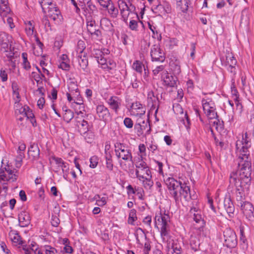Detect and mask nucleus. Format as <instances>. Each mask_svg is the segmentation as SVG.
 Instances as JSON below:
<instances>
[{
  "label": "nucleus",
  "instance_id": "1",
  "mask_svg": "<svg viewBox=\"0 0 254 254\" xmlns=\"http://www.w3.org/2000/svg\"><path fill=\"white\" fill-rule=\"evenodd\" d=\"M164 182L169 190L170 195L175 200L176 204H179L182 197L187 201L193 199L190 193V188L186 183L175 180L174 178L168 177L164 179Z\"/></svg>",
  "mask_w": 254,
  "mask_h": 254
},
{
  "label": "nucleus",
  "instance_id": "2",
  "mask_svg": "<svg viewBox=\"0 0 254 254\" xmlns=\"http://www.w3.org/2000/svg\"><path fill=\"white\" fill-rule=\"evenodd\" d=\"M240 162L238 163L239 170L235 173H237V179L241 180V184H245L248 187L249 184H251V172L252 163L251 157H247L245 159L239 158Z\"/></svg>",
  "mask_w": 254,
  "mask_h": 254
},
{
  "label": "nucleus",
  "instance_id": "3",
  "mask_svg": "<svg viewBox=\"0 0 254 254\" xmlns=\"http://www.w3.org/2000/svg\"><path fill=\"white\" fill-rule=\"evenodd\" d=\"M237 173L232 172L230 175V183L234 184L236 187V199L237 202V205L240 206L243 202L247 201L246 196L244 194L245 190L248 191L251 184H249L248 187L245 186V184H241V180L237 179Z\"/></svg>",
  "mask_w": 254,
  "mask_h": 254
},
{
  "label": "nucleus",
  "instance_id": "4",
  "mask_svg": "<svg viewBox=\"0 0 254 254\" xmlns=\"http://www.w3.org/2000/svg\"><path fill=\"white\" fill-rule=\"evenodd\" d=\"M115 152L118 159L133 163L131 147L127 144L120 141L114 143Z\"/></svg>",
  "mask_w": 254,
  "mask_h": 254
},
{
  "label": "nucleus",
  "instance_id": "5",
  "mask_svg": "<svg viewBox=\"0 0 254 254\" xmlns=\"http://www.w3.org/2000/svg\"><path fill=\"white\" fill-rule=\"evenodd\" d=\"M221 64L231 74L232 77L234 78L237 74L236 65L237 61L232 53L227 52L225 57L220 58Z\"/></svg>",
  "mask_w": 254,
  "mask_h": 254
},
{
  "label": "nucleus",
  "instance_id": "6",
  "mask_svg": "<svg viewBox=\"0 0 254 254\" xmlns=\"http://www.w3.org/2000/svg\"><path fill=\"white\" fill-rule=\"evenodd\" d=\"M134 129L138 137H146L151 132V128L149 119L146 121L142 119H138L134 126Z\"/></svg>",
  "mask_w": 254,
  "mask_h": 254
},
{
  "label": "nucleus",
  "instance_id": "7",
  "mask_svg": "<svg viewBox=\"0 0 254 254\" xmlns=\"http://www.w3.org/2000/svg\"><path fill=\"white\" fill-rule=\"evenodd\" d=\"M223 234L224 246L230 249L236 248L238 245V239L234 230L227 227L223 230Z\"/></svg>",
  "mask_w": 254,
  "mask_h": 254
},
{
  "label": "nucleus",
  "instance_id": "8",
  "mask_svg": "<svg viewBox=\"0 0 254 254\" xmlns=\"http://www.w3.org/2000/svg\"><path fill=\"white\" fill-rule=\"evenodd\" d=\"M150 56L152 62L163 63L166 59L165 54L159 45H153L150 50Z\"/></svg>",
  "mask_w": 254,
  "mask_h": 254
},
{
  "label": "nucleus",
  "instance_id": "9",
  "mask_svg": "<svg viewBox=\"0 0 254 254\" xmlns=\"http://www.w3.org/2000/svg\"><path fill=\"white\" fill-rule=\"evenodd\" d=\"M238 206L246 219L250 221H254V207L252 203L247 201Z\"/></svg>",
  "mask_w": 254,
  "mask_h": 254
},
{
  "label": "nucleus",
  "instance_id": "10",
  "mask_svg": "<svg viewBox=\"0 0 254 254\" xmlns=\"http://www.w3.org/2000/svg\"><path fill=\"white\" fill-rule=\"evenodd\" d=\"M96 110L100 120L106 123H109L112 120V116L109 109L103 104L98 105L96 106Z\"/></svg>",
  "mask_w": 254,
  "mask_h": 254
},
{
  "label": "nucleus",
  "instance_id": "11",
  "mask_svg": "<svg viewBox=\"0 0 254 254\" xmlns=\"http://www.w3.org/2000/svg\"><path fill=\"white\" fill-rule=\"evenodd\" d=\"M86 18L94 17L97 15L98 10L96 6L91 0L81 8Z\"/></svg>",
  "mask_w": 254,
  "mask_h": 254
},
{
  "label": "nucleus",
  "instance_id": "12",
  "mask_svg": "<svg viewBox=\"0 0 254 254\" xmlns=\"http://www.w3.org/2000/svg\"><path fill=\"white\" fill-rule=\"evenodd\" d=\"M11 38V37L5 32H0V45L1 50H3L4 52H8L9 45L11 48V45L10 44Z\"/></svg>",
  "mask_w": 254,
  "mask_h": 254
},
{
  "label": "nucleus",
  "instance_id": "13",
  "mask_svg": "<svg viewBox=\"0 0 254 254\" xmlns=\"http://www.w3.org/2000/svg\"><path fill=\"white\" fill-rule=\"evenodd\" d=\"M162 79L163 81V84L165 86L171 87H174L176 86L177 77L167 72L162 74Z\"/></svg>",
  "mask_w": 254,
  "mask_h": 254
},
{
  "label": "nucleus",
  "instance_id": "14",
  "mask_svg": "<svg viewBox=\"0 0 254 254\" xmlns=\"http://www.w3.org/2000/svg\"><path fill=\"white\" fill-rule=\"evenodd\" d=\"M190 213L193 215V219L196 223L199 224L201 227H203L205 225V222L202 217L200 209L195 207H192L190 210Z\"/></svg>",
  "mask_w": 254,
  "mask_h": 254
},
{
  "label": "nucleus",
  "instance_id": "15",
  "mask_svg": "<svg viewBox=\"0 0 254 254\" xmlns=\"http://www.w3.org/2000/svg\"><path fill=\"white\" fill-rule=\"evenodd\" d=\"M170 221V216L168 214H166L165 211L163 213L160 211L158 213H156L155 217V226L157 225L160 226L167 225L168 222Z\"/></svg>",
  "mask_w": 254,
  "mask_h": 254
},
{
  "label": "nucleus",
  "instance_id": "16",
  "mask_svg": "<svg viewBox=\"0 0 254 254\" xmlns=\"http://www.w3.org/2000/svg\"><path fill=\"white\" fill-rule=\"evenodd\" d=\"M224 207L230 218L234 217L235 206L230 196L225 197L224 200Z\"/></svg>",
  "mask_w": 254,
  "mask_h": 254
},
{
  "label": "nucleus",
  "instance_id": "17",
  "mask_svg": "<svg viewBox=\"0 0 254 254\" xmlns=\"http://www.w3.org/2000/svg\"><path fill=\"white\" fill-rule=\"evenodd\" d=\"M30 216L26 211H22L18 214L19 226L21 227H27L30 223Z\"/></svg>",
  "mask_w": 254,
  "mask_h": 254
},
{
  "label": "nucleus",
  "instance_id": "18",
  "mask_svg": "<svg viewBox=\"0 0 254 254\" xmlns=\"http://www.w3.org/2000/svg\"><path fill=\"white\" fill-rule=\"evenodd\" d=\"M28 153L32 158L33 160H37L40 157V149L37 144L31 143L28 148Z\"/></svg>",
  "mask_w": 254,
  "mask_h": 254
},
{
  "label": "nucleus",
  "instance_id": "19",
  "mask_svg": "<svg viewBox=\"0 0 254 254\" xmlns=\"http://www.w3.org/2000/svg\"><path fill=\"white\" fill-rule=\"evenodd\" d=\"M75 126L78 127L80 134L85 133L89 129L92 128V125H90L87 121L83 119L80 121H76Z\"/></svg>",
  "mask_w": 254,
  "mask_h": 254
},
{
  "label": "nucleus",
  "instance_id": "20",
  "mask_svg": "<svg viewBox=\"0 0 254 254\" xmlns=\"http://www.w3.org/2000/svg\"><path fill=\"white\" fill-rule=\"evenodd\" d=\"M60 64L58 67L65 71H69L70 68V60L66 54H63L60 58Z\"/></svg>",
  "mask_w": 254,
  "mask_h": 254
},
{
  "label": "nucleus",
  "instance_id": "21",
  "mask_svg": "<svg viewBox=\"0 0 254 254\" xmlns=\"http://www.w3.org/2000/svg\"><path fill=\"white\" fill-rule=\"evenodd\" d=\"M108 103L112 109L117 112L120 109L121 99L117 96H113L109 99Z\"/></svg>",
  "mask_w": 254,
  "mask_h": 254
},
{
  "label": "nucleus",
  "instance_id": "22",
  "mask_svg": "<svg viewBox=\"0 0 254 254\" xmlns=\"http://www.w3.org/2000/svg\"><path fill=\"white\" fill-rule=\"evenodd\" d=\"M78 60V64L80 67L85 72H88L87 66L88 65V61L86 53L78 55L77 56Z\"/></svg>",
  "mask_w": 254,
  "mask_h": 254
},
{
  "label": "nucleus",
  "instance_id": "23",
  "mask_svg": "<svg viewBox=\"0 0 254 254\" xmlns=\"http://www.w3.org/2000/svg\"><path fill=\"white\" fill-rule=\"evenodd\" d=\"M14 108L15 109V113L17 112L23 117H27L28 116V113H29V111H32L31 109H30L29 107L27 105H24V106H21V104L19 102V105L17 104H15Z\"/></svg>",
  "mask_w": 254,
  "mask_h": 254
},
{
  "label": "nucleus",
  "instance_id": "24",
  "mask_svg": "<svg viewBox=\"0 0 254 254\" xmlns=\"http://www.w3.org/2000/svg\"><path fill=\"white\" fill-rule=\"evenodd\" d=\"M202 105L203 110L204 111V113L206 114V116L209 119H214L215 118H217V117H218L217 113L216 112L215 110L211 109V108L210 107H209L206 105Z\"/></svg>",
  "mask_w": 254,
  "mask_h": 254
},
{
  "label": "nucleus",
  "instance_id": "25",
  "mask_svg": "<svg viewBox=\"0 0 254 254\" xmlns=\"http://www.w3.org/2000/svg\"><path fill=\"white\" fill-rule=\"evenodd\" d=\"M9 235L11 237V240L13 243L15 244L16 245L17 244L20 245H23V242L22 241V238L19 235L18 231L15 230H11Z\"/></svg>",
  "mask_w": 254,
  "mask_h": 254
},
{
  "label": "nucleus",
  "instance_id": "26",
  "mask_svg": "<svg viewBox=\"0 0 254 254\" xmlns=\"http://www.w3.org/2000/svg\"><path fill=\"white\" fill-rule=\"evenodd\" d=\"M241 144L247 145L249 146H251V139L249 137V134L247 132H246L244 134L242 135V140H238L236 142V150L238 151L239 146H241Z\"/></svg>",
  "mask_w": 254,
  "mask_h": 254
},
{
  "label": "nucleus",
  "instance_id": "27",
  "mask_svg": "<svg viewBox=\"0 0 254 254\" xmlns=\"http://www.w3.org/2000/svg\"><path fill=\"white\" fill-rule=\"evenodd\" d=\"M240 245L243 248H247L248 247V242L245 233V227L243 225H240Z\"/></svg>",
  "mask_w": 254,
  "mask_h": 254
},
{
  "label": "nucleus",
  "instance_id": "28",
  "mask_svg": "<svg viewBox=\"0 0 254 254\" xmlns=\"http://www.w3.org/2000/svg\"><path fill=\"white\" fill-rule=\"evenodd\" d=\"M26 25L25 31L27 35L29 36L33 35L34 33H37L35 29V22L33 20L25 22Z\"/></svg>",
  "mask_w": 254,
  "mask_h": 254
},
{
  "label": "nucleus",
  "instance_id": "29",
  "mask_svg": "<svg viewBox=\"0 0 254 254\" xmlns=\"http://www.w3.org/2000/svg\"><path fill=\"white\" fill-rule=\"evenodd\" d=\"M242 146L240 147L241 146L239 145V148L237 151H239L240 155L239 158H243L245 159L247 157H250V153L249 151V148L251 147V146H249L247 145L242 144Z\"/></svg>",
  "mask_w": 254,
  "mask_h": 254
},
{
  "label": "nucleus",
  "instance_id": "30",
  "mask_svg": "<svg viewBox=\"0 0 254 254\" xmlns=\"http://www.w3.org/2000/svg\"><path fill=\"white\" fill-rule=\"evenodd\" d=\"M190 4V0H177V7L184 13L187 12Z\"/></svg>",
  "mask_w": 254,
  "mask_h": 254
},
{
  "label": "nucleus",
  "instance_id": "31",
  "mask_svg": "<svg viewBox=\"0 0 254 254\" xmlns=\"http://www.w3.org/2000/svg\"><path fill=\"white\" fill-rule=\"evenodd\" d=\"M200 242L199 240L196 237H191L190 240V246L192 250L196 253L200 250Z\"/></svg>",
  "mask_w": 254,
  "mask_h": 254
},
{
  "label": "nucleus",
  "instance_id": "32",
  "mask_svg": "<svg viewBox=\"0 0 254 254\" xmlns=\"http://www.w3.org/2000/svg\"><path fill=\"white\" fill-rule=\"evenodd\" d=\"M82 135L84 136L86 141L89 143H91L95 138L94 133L91 129H89V131H86L85 133H82Z\"/></svg>",
  "mask_w": 254,
  "mask_h": 254
},
{
  "label": "nucleus",
  "instance_id": "33",
  "mask_svg": "<svg viewBox=\"0 0 254 254\" xmlns=\"http://www.w3.org/2000/svg\"><path fill=\"white\" fill-rule=\"evenodd\" d=\"M171 248L173 250V253L175 254H182L183 249L181 246V244L177 241H173Z\"/></svg>",
  "mask_w": 254,
  "mask_h": 254
},
{
  "label": "nucleus",
  "instance_id": "34",
  "mask_svg": "<svg viewBox=\"0 0 254 254\" xmlns=\"http://www.w3.org/2000/svg\"><path fill=\"white\" fill-rule=\"evenodd\" d=\"M74 117V113L70 109H65V112L63 115V119L68 123Z\"/></svg>",
  "mask_w": 254,
  "mask_h": 254
},
{
  "label": "nucleus",
  "instance_id": "35",
  "mask_svg": "<svg viewBox=\"0 0 254 254\" xmlns=\"http://www.w3.org/2000/svg\"><path fill=\"white\" fill-rule=\"evenodd\" d=\"M18 155L15 159V167L19 168L22 165L23 159L25 157L24 153L23 152L18 151Z\"/></svg>",
  "mask_w": 254,
  "mask_h": 254
},
{
  "label": "nucleus",
  "instance_id": "36",
  "mask_svg": "<svg viewBox=\"0 0 254 254\" xmlns=\"http://www.w3.org/2000/svg\"><path fill=\"white\" fill-rule=\"evenodd\" d=\"M93 18L94 17L86 18L87 29L89 33H90V29H96L97 26L96 25V22Z\"/></svg>",
  "mask_w": 254,
  "mask_h": 254
},
{
  "label": "nucleus",
  "instance_id": "37",
  "mask_svg": "<svg viewBox=\"0 0 254 254\" xmlns=\"http://www.w3.org/2000/svg\"><path fill=\"white\" fill-rule=\"evenodd\" d=\"M57 12L56 14H54L53 16L52 15L50 18L53 20L55 24L58 25L62 22L63 16L60 10H57Z\"/></svg>",
  "mask_w": 254,
  "mask_h": 254
},
{
  "label": "nucleus",
  "instance_id": "38",
  "mask_svg": "<svg viewBox=\"0 0 254 254\" xmlns=\"http://www.w3.org/2000/svg\"><path fill=\"white\" fill-rule=\"evenodd\" d=\"M73 97V102L77 105H82L83 103L82 98L80 94L79 91H76V93H72Z\"/></svg>",
  "mask_w": 254,
  "mask_h": 254
},
{
  "label": "nucleus",
  "instance_id": "39",
  "mask_svg": "<svg viewBox=\"0 0 254 254\" xmlns=\"http://www.w3.org/2000/svg\"><path fill=\"white\" fill-rule=\"evenodd\" d=\"M132 66L136 72L141 73L142 72V66H144L141 62L136 60L133 62Z\"/></svg>",
  "mask_w": 254,
  "mask_h": 254
},
{
  "label": "nucleus",
  "instance_id": "40",
  "mask_svg": "<svg viewBox=\"0 0 254 254\" xmlns=\"http://www.w3.org/2000/svg\"><path fill=\"white\" fill-rule=\"evenodd\" d=\"M22 58L23 59V67L26 70H29L31 68V65L27 59V54L26 53H23L22 54Z\"/></svg>",
  "mask_w": 254,
  "mask_h": 254
},
{
  "label": "nucleus",
  "instance_id": "41",
  "mask_svg": "<svg viewBox=\"0 0 254 254\" xmlns=\"http://www.w3.org/2000/svg\"><path fill=\"white\" fill-rule=\"evenodd\" d=\"M249 23V18L248 16L247 11L243 10L241 14L240 25L242 26V24H244V25H248Z\"/></svg>",
  "mask_w": 254,
  "mask_h": 254
},
{
  "label": "nucleus",
  "instance_id": "42",
  "mask_svg": "<svg viewBox=\"0 0 254 254\" xmlns=\"http://www.w3.org/2000/svg\"><path fill=\"white\" fill-rule=\"evenodd\" d=\"M148 27L149 29L152 32V37L154 38H157L159 40H161L162 37L160 33H159L157 30H156V27L152 26L150 23H148Z\"/></svg>",
  "mask_w": 254,
  "mask_h": 254
},
{
  "label": "nucleus",
  "instance_id": "43",
  "mask_svg": "<svg viewBox=\"0 0 254 254\" xmlns=\"http://www.w3.org/2000/svg\"><path fill=\"white\" fill-rule=\"evenodd\" d=\"M107 8H108V12L112 17L116 18L117 17L119 13L118 9L117 8H116L113 4H110L109 7Z\"/></svg>",
  "mask_w": 254,
  "mask_h": 254
},
{
  "label": "nucleus",
  "instance_id": "44",
  "mask_svg": "<svg viewBox=\"0 0 254 254\" xmlns=\"http://www.w3.org/2000/svg\"><path fill=\"white\" fill-rule=\"evenodd\" d=\"M152 11L158 15H160L161 14H165L162 4L160 3L156 6H154L152 8Z\"/></svg>",
  "mask_w": 254,
  "mask_h": 254
},
{
  "label": "nucleus",
  "instance_id": "45",
  "mask_svg": "<svg viewBox=\"0 0 254 254\" xmlns=\"http://www.w3.org/2000/svg\"><path fill=\"white\" fill-rule=\"evenodd\" d=\"M8 1L7 0H0V8L3 12L8 13L10 11L9 6L7 5Z\"/></svg>",
  "mask_w": 254,
  "mask_h": 254
},
{
  "label": "nucleus",
  "instance_id": "46",
  "mask_svg": "<svg viewBox=\"0 0 254 254\" xmlns=\"http://www.w3.org/2000/svg\"><path fill=\"white\" fill-rule=\"evenodd\" d=\"M215 119L216 120L213 122V124L216 125V129L219 131H222L224 128V122L222 120L219 119L218 117Z\"/></svg>",
  "mask_w": 254,
  "mask_h": 254
},
{
  "label": "nucleus",
  "instance_id": "47",
  "mask_svg": "<svg viewBox=\"0 0 254 254\" xmlns=\"http://www.w3.org/2000/svg\"><path fill=\"white\" fill-rule=\"evenodd\" d=\"M85 48V42L82 40H79L77 44V52L79 55L83 54V53H84L83 52Z\"/></svg>",
  "mask_w": 254,
  "mask_h": 254
},
{
  "label": "nucleus",
  "instance_id": "48",
  "mask_svg": "<svg viewBox=\"0 0 254 254\" xmlns=\"http://www.w3.org/2000/svg\"><path fill=\"white\" fill-rule=\"evenodd\" d=\"M147 98L148 100H150L152 102V106L155 105L156 101L158 102H159L158 97L155 95V93L153 91H150L148 92Z\"/></svg>",
  "mask_w": 254,
  "mask_h": 254
},
{
  "label": "nucleus",
  "instance_id": "49",
  "mask_svg": "<svg viewBox=\"0 0 254 254\" xmlns=\"http://www.w3.org/2000/svg\"><path fill=\"white\" fill-rule=\"evenodd\" d=\"M62 172L63 173V178L66 181H68V176L69 174V164L67 163H65L64 165H63L62 167Z\"/></svg>",
  "mask_w": 254,
  "mask_h": 254
},
{
  "label": "nucleus",
  "instance_id": "50",
  "mask_svg": "<svg viewBox=\"0 0 254 254\" xmlns=\"http://www.w3.org/2000/svg\"><path fill=\"white\" fill-rule=\"evenodd\" d=\"M5 171L8 174V179L11 180L12 182H14L17 180V176L14 174V170H12L9 168V167L7 168L5 167L4 168Z\"/></svg>",
  "mask_w": 254,
  "mask_h": 254
},
{
  "label": "nucleus",
  "instance_id": "51",
  "mask_svg": "<svg viewBox=\"0 0 254 254\" xmlns=\"http://www.w3.org/2000/svg\"><path fill=\"white\" fill-rule=\"evenodd\" d=\"M168 224L161 226L160 235L163 241L165 239L164 237H167L169 235V230L168 229Z\"/></svg>",
  "mask_w": 254,
  "mask_h": 254
},
{
  "label": "nucleus",
  "instance_id": "52",
  "mask_svg": "<svg viewBox=\"0 0 254 254\" xmlns=\"http://www.w3.org/2000/svg\"><path fill=\"white\" fill-rule=\"evenodd\" d=\"M232 78V81L233 82L231 86V92L234 98V100H236V99H239V93L235 85L234 78Z\"/></svg>",
  "mask_w": 254,
  "mask_h": 254
},
{
  "label": "nucleus",
  "instance_id": "53",
  "mask_svg": "<svg viewBox=\"0 0 254 254\" xmlns=\"http://www.w3.org/2000/svg\"><path fill=\"white\" fill-rule=\"evenodd\" d=\"M202 104H205L211 108V109L216 110V106L214 102L212 101V99L208 98L205 99L203 98L201 100Z\"/></svg>",
  "mask_w": 254,
  "mask_h": 254
},
{
  "label": "nucleus",
  "instance_id": "54",
  "mask_svg": "<svg viewBox=\"0 0 254 254\" xmlns=\"http://www.w3.org/2000/svg\"><path fill=\"white\" fill-rule=\"evenodd\" d=\"M68 91L69 92H71L72 94L76 93V91H79L77 84L74 81H71L68 84Z\"/></svg>",
  "mask_w": 254,
  "mask_h": 254
},
{
  "label": "nucleus",
  "instance_id": "55",
  "mask_svg": "<svg viewBox=\"0 0 254 254\" xmlns=\"http://www.w3.org/2000/svg\"><path fill=\"white\" fill-rule=\"evenodd\" d=\"M99 158L97 156H93L90 158V167L95 168L98 164Z\"/></svg>",
  "mask_w": 254,
  "mask_h": 254
},
{
  "label": "nucleus",
  "instance_id": "56",
  "mask_svg": "<svg viewBox=\"0 0 254 254\" xmlns=\"http://www.w3.org/2000/svg\"><path fill=\"white\" fill-rule=\"evenodd\" d=\"M42 23L44 25L46 30L47 31L48 29L52 30V26L47 16H45L42 19Z\"/></svg>",
  "mask_w": 254,
  "mask_h": 254
},
{
  "label": "nucleus",
  "instance_id": "57",
  "mask_svg": "<svg viewBox=\"0 0 254 254\" xmlns=\"http://www.w3.org/2000/svg\"><path fill=\"white\" fill-rule=\"evenodd\" d=\"M98 63L101 65V67L103 69H106L108 68L107 61L105 57L103 56L101 58L97 60Z\"/></svg>",
  "mask_w": 254,
  "mask_h": 254
},
{
  "label": "nucleus",
  "instance_id": "58",
  "mask_svg": "<svg viewBox=\"0 0 254 254\" xmlns=\"http://www.w3.org/2000/svg\"><path fill=\"white\" fill-rule=\"evenodd\" d=\"M118 5L121 11L128 10V4L123 0H119L118 1Z\"/></svg>",
  "mask_w": 254,
  "mask_h": 254
},
{
  "label": "nucleus",
  "instance_id": "59",
  "mask_svg": "<svg viewBox=\"0 0 254 254\" xmlns=\"http://www.w3.org/2000/svg\"><path fill=\"white\" fill-rule=\"evenodd\" d=\"M26 118L27 119L30 120V122L33 127L37 126L36 120L35 118V116L32 112V111H29V113H28V116Z\"/></svg>",
  "mask_w": 254,
  "mask_h": 254
},
{
  "label": "nucleus",
  "instance_id": "60",
  "mask_svg": "<svg viewBox=\"0 0 254 254\" xmlns=\"http://www.w3.org/2000/svg\"><path fill=\"white\" fill-rule=\"evenodd\" d=\"M92 54L96 58V60L104 56L102 50L99 49H93Z\"/></svg>",
  "mask_w": 254,
  "mask_h": 254
},
{
  "label": "nucleus",
  "instance_id": "61",
  "mask_svg": "<svg viewBox=\"0 0 254 254\" xmlns=\"http://www.w3.org/2000/svg\"><path fill=\"white\" fill-rule=\"evenodd\" d=\"M128 27L132 31H137L138 30V22L135 20H131L129 21Z\"/></svg>",
  "mask_w": 254,
  "mask_h": 254
},
{
  "label": "nucleus",
  "instance_id": "62",
  "mask_svg": "<svg viewBox=\"0 0 254 254\" xmlns=\"http://www.w3.org/2000/svg\"><path fill=\"white\" fill-rule=\"evenodd\" d=\"M51 223L53 226L57 227L60 223V220L58 216H57L55 215L52 214L51 216Z\"/></svg>",
  "mask_w": 254,
  "mask_h": 254
},
{
  "label": "nucleus",
  "instance_id": "63",
  "mask_svg": "<svg viewBox=\"0 0 254 254\" xmlns=\"http://www.w3.org/2000/svg\"><path fill=\"white\" fill-rule=\"evenodd\" d=\"M151 251L150 242L147 240L145 242L142 254H149Z\"/></svg>",
  "mask_w": 254,
  "mask_h": 254
},
{
  "label": "nucleus",
  "instance_id": "64",
  "mask_svg": "<svg viewBox=\"0 0 254 254\" xmlns=\"http://www.w3.org/2000/svg\"><path fill=\"white\" fill-rule=\"evenodd\" d=\"M46 254H56L58 253L57 250L50 245H46Z\"/></svg>",
  "mask_w": 254,
  "mask_h": 254
}]
</instances>
